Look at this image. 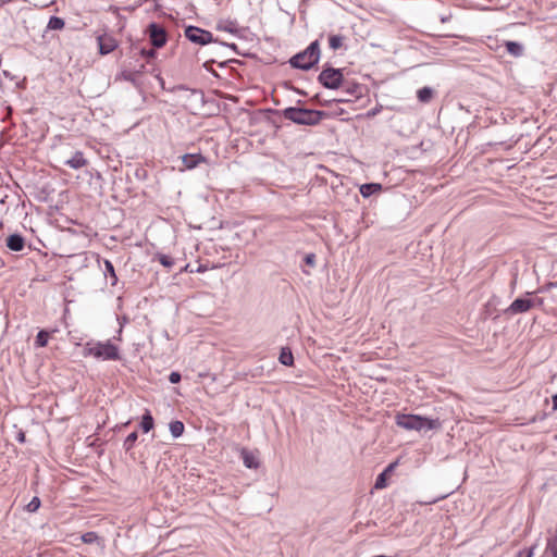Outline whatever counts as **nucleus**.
Wrapping results in <instances>:
<instances>
[{
	"label": "nucleus",
	"mask_w": 557,
	"mask_h": 557,
	"mask_svg": "<svg viewBox=\"0 0 557 557\" xmlns=\"http://www.w3.org/2000/svg\"><path fill=\"white\" fill-rule=\"evenodd\" d=\"M18 441L20 442H24L25 441V434L24 433H20L18 434Z\"/></svg>",
	"instance_id": "49530a36"
},
{
	"label": "nucleus",
	"mask_w": 557,
	"mask_h": 557,
	"mask_svg": "<svg viewBox=\"0 0 557 557\" xmlns=\"http://www.w3.org/2000/svg\"><path fill=\"white\" fill-rule=\"evenodd\" d=\"M116 79H123L126 82H129L134 86H137V75L134 72L131 71H122L120 74L116 75Z\"/></svg>",
	"instance_id": "bb28decb"
},
{
	"label": "nucleus",
	"mask_w": 557,
	"mask_h": 557,
	"mask_svg": "<svg viewBox=\"0 0 557 557\" xmlns=\"http://www.w3.org/2000/svg\"><path fill=\"white\" fill-rule=\"evenodd\" d=\"M185 37L193 44L205 46L211 42H219V39L214 38L212 33L200 27L189 25L185 28Z\"/></svg>",
	"instance_id": "423d86ee"
},
{
	"label": "nucleus",
	"mask_w": 557,
	"mask_h": 557,
	"mask_svg": "<svg viewBox=\"0 0 557 557\" xmlns=\"http://www.w3.org/2000/svg\"><path fill=\"white\" fill-rule=\"evenodd\" d=\"M434 91L431 87H422L418 90L417 97L419 101L426 103L433 98Z\"/></svg>",
	"instance_id": "b1692460"
},
{
	"label": "nucleus",
	"mask_w": 557,
	"mask_h": 557,
	"mask_svg": "<svg viewBox=\"0 0 557 557\" xmlns=\"http://www.w3.org/2000/svg\"><path fill=\"white\" fill-rule=\"evenodd\" d=\"M40 504H41V502H40L39 497L35 496V497H33V499H32V500L26 505V510H27L28 512H35V511H37V510L39 509Z\"/></svg>",
	"instance_id": "72a5a7b5"
},
{
	"label": "nucleus",
	"mask_w": 557,
	"mask_h": 557,
	"mask_svg": "<svg viewBox=\"0 0 557 557\" xmlns=\"http://www.w3.org/2000/svg\"><path fill=\"white\" fill-rule=\"evenodd\" d=\"M65 165L78 170L87 165V160L82 151H76L74 156L64 162Z\"/></svg>",
	"instance_id": "4468645a"
},
{
	"label": "nucleus",
	"mask_w": 557,
	"mask_h": 557,
	"mask_svg": "<svg viewBox=\"0 0 557 557\" xmlns=\"http://www.w3.org/2000/svg\"><path fill=\"white\" fill-rule=\"evenodd\" d=\"M397 466V462H393V463H389L385 470L383 472H381L377 476H376V480H375V483H374V487L376 490H382L384 487H386L387 483V474L389 472H392L395 467Z\"/></svg>",
	"instance_id": "dca6fc26"
},
{
	"label": "nucleus",
	"mask_w": 557,
	"mask_h": 557,
	"mask_svg": "<svg viewBox=\"0 0 557 557\" xmlns=\"http://www.w3.org/2000/svg\"><path fill=\"white\" fill-rule=\"evenodd\" d=\"M395 422L399 428L408 431H430L442 429V422L438 418L430 419L418 414L397 413Z\"/></svg>",
	"instance_id": "f03ea898"
},
{
	"label": "nucleus",
	"mask_w": 557,
	"mask_h": 557,
	"mask_svg": "<svg viewBox=\"0 0 557 557\" xmlns=\"http://www.w3.org/2000/svg\"><path fill=\"white\" fill-rule=\"evenodd\" d=\"M154 259L158 260L166 269H171L175 263L171 256L161 252L156 253Z\"/></svg>",
	"instance_id": "a878e982"
},
{
	"label": "nucleus",
	"mask_w": 557,
	"mask_h": 557,
	"mask_svg": "<svg viewBox=\"0 0 557 557\" xmlns=\"http://www.w3.org/2000/svg\"><path fill=\"white\" fill-rule=\"evenodd\" d=\"M82 541L85 543V544H92L97 541H99V535L94 532V531H90V532H86L84 533L82 536H81Z\"/></svg>",
	"instance_id": "7c9ffc66"
},
{
	"label": "nucleus",
	"mask_w": 557,
	"mask_h": 557,
	"mask_svg": "<svg viewBox=\"0 0 557 557\" xmlns=\"http://www.w3.org/2000/svg\"><path fill=\"white\" fill-rule=\"evenodd\" d=\"M278 360L282 364L292 367L294 364V356L288 347H283L280 352Z\"/></svg>",
	"instance_id": "aec40b11"
},
{
	"label": "nucleus",
	"mask_w": 557,
	"mask_h": 557,
	"mask_svg": "<svg viewBox=\"0 0 557 557\" xmlns=\"http://www.w3.org/2000/svg\"><path fill=\"white\" fill-rule=\"evenodd\" d=\"M343 92L345 96L343 98L336 99L337 102H349L351 98H360L362 96L363 86L358 83H349L344 79V85H342Z\"/></svg>",
	"instance_id": "9d476101"
},
{
	"label": "nucleus",
	"mask_w": 557,
	"mask_h": 557,
	"mask_svg": "<svg viewBox=\"0 0 557 557\" xmlns=\"http://www.w3.org/2000/svg\"><path fill=\"white\" fill-rule=\"evenodd\" d=\"M535 306V301L529 298H517L511 305L505 310V314L515 315L524 313Z\"/></svg>",
	"instance_id": "1a4fd4ad"
},
{
	"label": "nucleus",
	"mask_w": 557,
	"mask_h": 557,
	"mask_svg": "<svg viewBox=\"0 0 557 557\" xmlns=\"http://www.w3.org/2000/svg\"><path fill=\"white\" fill-rule=\"evenodd\" d=\"M553 409L557 410V394L552 397Z\"/></svg>",
	"instance_id": "37998d69"
},
{
	"label": "nucleus",
	"mask_w": 557,
	"mask_h": 557,
	"mask_svg": "<svg viewBox=\"0 0 557 557\" xmlns=\"http://www.w3.org/2000/svg\"><path fill=\"white\" fill-rule=\"evenodd\" d=\"M221 46L223 47H227V48H231L233 49L237 54H240L239 51L237 50V46L235 44H227V42H223V41H220L219 42Z\"/></svg>",
	"instance_id": "58836bf2"
},
{
	"label": "nucleus",
	"mask_w": 557,
	"mask_h": 557,
	"mask_svg": "<svg viewBox=\"0 0 557 557\" xmlns=\"http://www.w3.org/2000/svg\"><path fill=\"white\" fill-rule=\"evenodd\" d=\"M550 536L547 537L544 556L550 554L552 557H557V528L552 531L548 530Z\"/></svg>",
	"instance_id": "ddd939ff"
},
{
	"label": "nucleus",
	"mask_w": 557,
	"mask_h": 557,
	"mask_svg": "<svg viewBox=\"0 0 557 557\" xmlns=\"http://www.w3.org/2000/svg\"><path fill=\"white\" fill-rule=\"evenodd\" d=\"M344 74L342 69H335L325 64L318 76V82L326 89H338L344 85Z\"/></svg>",
	"instance_id": "39448f33"
},
{
	"label": "nucleus",
	"mask_w": 557,
	"mask_h": 557,
	"mask_svg": "<svg viewBox=\"0 0 557 557\" xmlns=\"http://www.w3.org/2000/svg\"><path fill=\"white\" fill-rule=\"evenodd\" d=\"M535 546H531L530 548L522 549L518 552L517 557H533Z\"/></svg>",
	"instance_id": "c9c22d12"
},
{
	"label": "nucleus",
	"mask_w": 557,
	"mask_h": 557,
	"mask_svg": "<svg viewBox=\"0 0 557 557\" xmlns=\"http://www.w3.org/2000/svg\"><path fill=\"white\" fill-rule=\"evenodd\" d=\"M5 246L12 251H22L25 247V238L17 233L11 234L5 239Z\"/></svg>",
	"instance_id": "9b49d317"
},
{
	"label": "nucleus",
	"mask_w": 557,
	"mask_h": 557,
	"mask_svg": "<svg viewBox=\"0 0 557 557\" xmlns=\"http://www.w3.org/2000/svg\"><path fill=\"white\" fill-rule=\"evenodd\" d=\"M98 52L100 55H107L119 47V41L110 34L102 33L97 37Z\"/></svg>",
	"instance_id": "6e6552de"
},
{
	"label": "nucleus",
	"mask_w": 557,
	"mask_h": 557,
	"mask_svg": "<svg viewBox=\"0 0 557 557\" xmlns=\"http://www.w3.org/2000/svg\"><path fill=\"white\" fill-rule=\"evenodd\" d=\"M381 109H382V107H375V108L371 109L370 111L367 112V116L368 117L375 116L381 111Z\"/></svg>",
	"instance_id": "ea45409f"
},
{
	"label": "nucleus",
	"mask_w": 557,
	"mask_h": 557,
	"mask_svg": "<svg viewBox=\"0 0 557 557\" xmlns=\"http://www.w3.org/2000/svg\"><path fill=\"white\" fill-rule=\"evenodd\" d=\"M505 47L507 52L512 57H521L523 53V46L520 42L517 41H506Z\"/></svg>",
	"instance_id": "a211bd4d"
},
{
	"label": "nucleus",
	"mask_w": 557,
	"mask_h": 557,
	"mask_svg": "<svg viewBox=\"0 0 557 557\" xmlns=\"http://www.w3.org/2000/svg\"><path fill=\"white\" fill-rule=\"evenodd\" d=\"M145 70H146V66L144 64H141L140 67L137 71H135L134 73H136V75H140L145 72Z\"/></svg>",
	"instance_id": "c03bdc74"
},
{
	"label": "nucleus",
	"mask_w": 557,
	"mask_h": 557,
	"mask_svg": "<svg viewBox=\"0 0 557 557\" xmlns=\"http://www.w3.org/2000/svg\"><path fill=\"white\" fill-rule=\"evenodd\" d=\"M182 380V375L180 372L177 371H173L170 373L169 375V381L172 383V384H177L180 383Z\"/></svg>",
	"instance_id": "e433bc0d"
},
{
	"label": "nucleus",
	"mask_w": 557,
	"mask_h": 557,
	"mask_svg": "<svg viewBox=\"0 0 557 557\" xmlns=\"http://www.w3.org/2000/svg\"><path fill=\"white\" fill-rule=\"evenodd\" d=\"M450 18H451V14H449V15H442L440 20H441L442 23H446V22L450 21Z\"/></svg>",
	"instance_id": "79ce46f5"
},
{
	"label": "nucleus",
	"mask_w": 557,
	"mask_h": 557,
	"mask_svg": "<svg viewBox=\"0 0 557 557\" xmlns=\"http://www.w3.org/2000/svg\"><path fill=\"white\" fill-rule=\"evenodd\" d=\"M218 29L225 30V32H228V33H232V34L237 32L236 23L235 22L219 23L218 24Z\"/></svg>",
	"instance_id": "2f4dec72"
},
{
	"label": "nucleus",
	"mask_w": 557,
	"mask_h": 557,
	"mask_svg": "<svg viewBox=\"0 0 557 557\" xmlns=\"http://www.w3.org/2000/svg\"><path fill=\"white\" fill-rule=\"evenodd\" d=\"M202 271H205V269L200 265V267L198 268L197 272H202Z\"/></svg>",
	"instance_id": "09e8293b"
},
{
	"label": "nucleus",
	"mask_w": 557,
	"mask_h": 557,
	"mask_svg": "<svg viewBox=\"0 0 557 557\" xmlns=\"http://www.w3.org/2000/svg\"><path fill=\"white\" fill-rule=\"evenodd\" d=\"M243 460L244 465L249 469H257L259 467V462L256 457L245 449L243 450Z\"/></svg>",
	"instance_id": "5701e85b"
},
{
	"label": "nucleus",
	"mask_w": 557,
	"mask_h": 557,
	"mask_svg": "<svg viewBox=\"0 0 557 557\" xmlns=\"http://www.w3.org/2000/svg\"><path fill=\"white\" fill-rule=\"evenodd\" d=\"M345 37L343 35H330L329 36V46L332 50H338L344 45Z\"/></svg>",
	"instance_id": "393cba45"
},
{
	"label": "nucleus",
	"mask_w": 557,
	"mask_h": 557,
	"mask_svg": "<svg viewBox=\"0 0 557 557\" xmlns=\"http://www.w3.org/2000/svg\"><path fill=\"white\" fill-rule=\"evenodd\" d=\"M534 301H535V305H537V306H542V305H543V302H544L543 298H537V299H536V300H534Z\"/></svg>",
	"instance_id": "a18cd8bd"
},
{
	"label": "nucleus",
	"mask_w": 557,
	"mask_h": 557,
	"mask_svg": "<svg viewBox=\"0 0 557 557\" xmlns=\"http://www.w3.org/2000/svg\"><path fill=\"white\" fill-rule=\"evenodd\" d=\"M83 356H94L100 360H121L120 349L116 345L107 341L106 343H86Z\"/></svg>",
	"instance_id": "20e7f679"
},
{
	"label": "nucleus",
	"mask_w": 557,
	"mask_h": 557,
	"mask_svg": "<svg viewBox=\"0 0 557 557\" xmlns=\"http://www.w3.org/2000/svg\"><path fill=\"white\" fill-rule=\"evenodd\" d=\"M150 73H151V74H153V75H154V76L160 81V83H161L162 85L164 84V81H163V78L161 77L160 73H156V69H152V70L150 71Z\"/></svg>",
	"instance_id": "a19ab883"
},
{
	"label": "nucleus",
	"mask_w": 557,
	"mask_h": 557,
	"mask_svg": "<svg viewBox=\"0 0 557 557\" xmlns=\"http://www.w3.org/2000/svg\"><path fill=\"white\" fill-rule=\"evenodd\" d=\"M174 89H178V90H188L190 92V96L195 98V100H198L200 102H203V98H205V95H203V91L200 90V89H189L187 88L186 86L184 85H178V86H175Z\"/></svg>",
	"instance_id": "c85d7f7f"
},
{
	"label": "nucleus",
	"mask_w": 557,
	"mask_h": 557,
	"mask_svg": "<svg viewBox=\"0 0 557 557\" xmlns=\"http://www.w3.org/2000/svg\"><path fill=\"white\" fill-rule=\"evenodd\" d=\"M315 260H317V257L314 253H307L304 258V261L305 263L308 265V267H315Z\"/></svg>",
	"instance_id": "f704fd0d"
},
{
	"label": "nucleus",
	"mask_w": 557,
	"mask_h": 557,
	"mask_svg": "<svg viewBox=\"0 0 557 557\" xmlns=\"http://www.w3.org/2000/svg\"><path fill=\"white\" fill-rule=\"evenodd\" d=\"M157 49H154L152 47V49H146V48H141L139 50V54L140 57L147 59V61L149 62L151 59H154L157 57Z\"/></svg>",
	"instance_id": "473e14b6"
},
{
	"label": "nucleus",
	"mask_w": 557,
	"mask_h": 557,
	"mask_svg": "<svg viewBox=\"0 0 557 557\" xmlns=\"http://www.w3.org/2000/svg\"><path fill=\"white\" fill-rule=\"evenodd\" d=\"M554 287H557V282H549V283L545 284L544 286H541L537 289V293H546V292L550 290Z\"/></svg>",
	"instance_id": "4c0bfd02"
},
{
	"label": "nucleus",
	"mask_w": 557,
	"mask_h": 557,
	"mask_svg": "<svg viewBox=\"0 0 557 557\" xmlns=\"http://www.w3.org/2000/svg\"><path fill=\"white\" fill-rule=\"evenodd\" d=\"M320 57V41L317 39L312 41L304 51L293 55L288 60V63L293 69L309 71L319 63Z\"/></svg>",
	"instance_id": "7ed1b4c3"
},
{
	"label": "nucleus",
	"mask_w": 557,
	"mask_h": 557,
	"mask_svg": "<svg viewBox=\"0 0 557 557\" xmlns=\"http://www.w3.org/2000/svg\"><path fill=\"white\" fill-rule=\"evenodd\" d=\"M170 432L174 438H177L183 435L185 425L182 421L175 420L170 422L169 424Z\"/></svg>",
	"instance_id": "412c9836"
},
{
	"label": "nucleus",
	"mask_w": 557,
	"mask_h": 557,
	"mask_svg": "<svg viewBox=\"0 0 557 557\" xmlns=\"http://www.w3.org/2000/svg\"><path fill=\"white\" fill-rule=\"evenodd\" d=\"M65 25V22L62 17L51 16L48 22V28L53 30H61Z\"/></svg>",
	"instance_id": "cd10ccee"
},
{
	"label": "nucleus",
	"mask_w": 557,
	"mask_h": 557,
	"mask_svg": "<svg viewBox=\"0 0 557 557\" xmlns=\"http://www.w3.org/2000/svg\"><path fill=\"white\" fill-rule=\"evenodd\" d=\"M382 190V185L379 183H367L360 186V194L364 198H369L375 193Z\"/></svg>",
	"instance_id": "f3484780"
},
{
	"label": "nucleus",
	"mask_w": 557,
	"mask_h": 557,
	"mask_svg": "<svg viewBox=\"0 0 557 557\" xmlns=\"http://www.w3.org/2000/svg\"><path fill=\"white\" fill-rule=\"evenodd\" d=\"M274 114H281L284 119L292 121L298 125L314 126L318 125L329 114L324 111L300 108V107H288L282 111L268 110Z\"/></svg>",
	"instance_id": "f257e3e1"
},
{
	"label": "nucleus",
	"mask_w": 557,
	"mask_h": 557,
	"mask_svg": "<svg viewBox=\"0 0 557 557\" xmlns=\"http://www.w3.org/2000/svg\"><path fill=\"white\" fill-rule=\"evenodd\" d=\"M182 162L186 169L191 170L201 162H206V158L201 153H186L182 156Z\"/></svg>",
	"instance_id": "f8f14e48"
},
{
	"label": "nucleus",
	"mask_w": 557,
	"mask_h": 557,
	"mask_svg": "<svg viewBox=\"0 0 557 557\" xmlns=\"http://www.w3.org/2000/svg\"><path fill=\"white\" fill-rule=\"evenodd\" d=\"M102 272L107 278H110L111 286H115L117 284L119 278H117L114 265L110 260H108V259L103 260Z\"/></svg>",
	"instance_id": "2eb2a0df"
},
{
	"label": "nucleus",
	"mask_w": 557,
	"mask_h": 557,
	"mask_svg": "<svg viewBox=\"0 0 557 557\" xmlns=\"http://www.w3.org/2000/svg\"><path fill=\"white\" fill-rule=\"evenodd\" d=\"M213 62H214V59H211V60H209V61H207V62L205 63V66L207 67L208 63H213Z\"/></svg>",
	"instance_id": "de8ad7c7"
},
{
	"label": "nucleus",
	"mask_w": 557,
	"mask_h": 557,
	"mask_svg": "<svg viewBox=\"0 0 557 557\" xmlns=\"http://www.w3.org/2000/svg\"><path fill=\"white\" fill-rule=\"evenodd\" d=\"M146 33L149 36L150 44L154 49H160L166 45L168 33L161 24L156 22L150 23L147 26Z\"/></svg>",
	"instance_id": "0eeeda50"
},
{
	"label": "nucleus",
	"mask_w": 557,
	"mask_h": 557,
	"mask_svg": "<svg viewBox=\"0 0 557 557\" xmlns=\"http://www.w3.org/2000/svg\"><path fill=\"white\" fill-rule=\"evenodd\" d=\"M154 426V420L151 416L149 410H146V412L141 417L140 421V428L145 433L150 432Z\"/></svg>",
	"instance_id": "6ab92c4d"
},
{
	"label": "nucleus",
	"mask_w": 557,
	"mask_h": 557,
	"mask_svg": "<svg viewBox=\"0 0 557 557\" xmlns=\"http://www.w3.org/2000/svg\"><path fill=\"white\" fill-rule=\"evenodd\" d=\"M49 337H50V332H48L47 330H40L37 333L36 338H35V347L36 348L46 347L48 345Z\"/></svg>",
	"instance_id": "4be33fe9"
},
{
	"label": "nucleus",
	"mask_w": 557,
	"mask_h": 557,
	"mask_svg": "<svg viewBox=\"0 0 557 557\" xmlns=\"http://www.w3.org/2000/svg\"><path fill=\"white\" fill-rule=\"evenodd\" d=\"M137 438H138L137 431H134L127 435V437L124 440V443H123V448L125 449V451H129L134 447Z\"/></svg>",
	"instance_id": "c756f323"
}]
</instances>
